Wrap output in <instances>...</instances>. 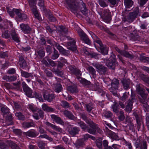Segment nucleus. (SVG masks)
Returning <instances> with one entry per match:
<instances>
[{
  "label": "nucleus",
  "instance_id": "1",
  "mask_svg": "<svg viewBox=\"0 0 149 149\" xmlns=\"http://www.w3.org/2000/svg\"><path fill=\"white\" fill-rule=\"evenodd\" d=\"M65 1L66 7L70 8L72 12L74 13L80 9V6L81 5L84 9L83 10L82 8L81 11L83 14H85L87 9L85 4L82 1H80L79 2H78L77 0H65Z\"/></svg>",
  "mask_w": 149,
  "mask_h": 149
},
{
  "label": "nucleus",
  "instance_id": "47",
  "mask_svg": "<svg viewBox=\"0 0 149 149\" xmlns=\"http://www.w3.org/2000/svg\"><path fill=\"white\" fill-rule=\"evenodd\" d=\"M25 92L26 95L28 97H31L32 93V91L31 89L28 88L26 90H24Z\"/></svg>",
  "mask_w": 149,
  "mask_h": 149
},
{
  "label": "nucleus",
  "instance_id": "31",
  "mask_svg": "<svg viewBox=\"0 0 149 149\" xmlns=\"http://www.w3.org/2000/svg\"><path fill=\"white\" fill-rule=\"evenodd\" d=\"M118 84L119 81L117 79H113L111 83V87L114 89H116L117 88Z\"/></svg>",
  "mask_w": 149,
  "mask_h": 149
},
{
  "label": "nucleus",
  "instance_id": "16",
  "mask_svg": "<svg viewBox=\"0 0 149 149\" xmlns=\"http://www.w3.org/2000/svg\"><path fill=\"white\" fill-rule=\"evenodd\" d=\"M60 111L63 113L66 117L70 119L74 120L75 119V117L72 113L67 110H65L64 111Z\"/></svg>",
  "mask_w": 149,
  "mask_h": 149
},
{
  "label": "nucleus",
  "instance_id": "20",
  "mask_svg": "<svg viewBox=\"0 0 149 149\" xmlns=\"http://www.w3.org/2000/svg\"><path fill=\"white\" fill-rule=\"evenodd\" d=\"M115 49L121 55L128 58L132 57L131 55L129 54L127 52L125 51H121L118 47H116Z\"/></svg>",
  "mask_w": 149,
  "mask_h": 149
},
{
  "label": "nucleus",
  "instance_id": "41",
  "mask_svg": "<svg viewBox=\"0 0 149 149\" xmlns=\"http://www.w3.org/2000/svg\"><path fill=\"white\" fill-rule=\"evenodd\" d=\"M81 116L82 117L83 119L85 120L86 123L88 124H93V122L90 120L87 119V117L86 116V115L84 114H82L81 115Z\"/></svg>",
  "mask_w": 149,
  "mask_h": 149
},
{
  "label": "nucleus",
  "instance_id": "53",
  "mask_svg": "<svg viewBox=\"0 0 149 149\" xmlns=\"http://www.w3.org/2000/svg\"><path fill=\"white\" fill-rule=\"evenodd\" d=\"M38 5L40 8V9L42 10H44L45 8L44 7V1L42 0H39V2H38Z\"/></svg>",
  "mask_w": 149,
  "mask_h": 149
},
{
  "label": "nucleus",
  "instance_id": "23",
  "mask_svg": "<svg viewBox=\"0 0 149 149\" xmlns=\"http://www.w3.org/2000/svg\"><path fill=\"white\" fill-rule=\"evenodd\" d=\"M56 46L57 49L64 55L68 56L69 54V52L68 51L65 50L62 47L59 45L58 44H56Z\"/></svg>",
  "mask_w": 149,
  "mask_h": 149
},
{
  "label": "nucleus",
  "instance_id": "6",
  "mask_svg": "<svg viewBox=\"0 0 149 149\" xmlns=\"http://www.w3.org/2000/svg\"><path fill=\"white\" fill-rule=\"evenodd\" d=\"M91 127L88 129L87 132L91 134H95L97 131L99 133L101 134L102 131L97 126L93 123V124H89Z\"/></svg>",
  "mask_w": 149,
  "mask_h": 149
},
{
  "label": "nucleus",
  "instance_id": "22",
  "mask_svg": "<svg viewBox=\"0 0 149 149\" xmlns=\"http://www.w3.org/2000/svg\"><path fill=\"white\" fill-rule=\"evenodd\" d=\"M26 136L30 137H34L37 135V132L34 130H30L25 133Z\"/></svg>",
  "mask_w": 149,
  "mask_h": 149
},
{
  "label": "nucleus",
  "instance_id": "64",
  "mask_svg": "<svg viewBox=\"0 0 149 149\" xmlns=\"http://www.w3.org/2000/svg\"><path fill=\"white\" fill-rule=\"evenodd\" d=\"M8 56V55L6 52H1L0 53V57L1 58H5Z\"/></svg>",
  "mask_w": 149,
  "mask_h": 149
},
{
  "label": "nucleus",
  "instance_id": "59",
  "mask_svg": "<svg viewBox=\"0 0 149 149\" xmlns=\"http://www.w3.org/2000/svg\"><path fill=\"white\" fill-rule=\"evenodd\" d=\"M38 53L39 55L41 57H43L45 56V52L42 49L39 50Z\"/></svg>",
  "mask_w": 149,
  "mask_h": 149
},
{
  "label": "nucleus",
  "instance_id": "2",
  "mask_svg": "<svg viewBox=\"0 0 149 149\" xmlns=\"http://www.w3.org/2000/svg\"><path fill=\"white\" fill-rule=\"evenodd\" d=\"M98 14L103 21L107 23H109L111 20V13L108 10H104L101 12H98Z\"/></svg>",
  "mask_w": 149,
  "mask_h": 149
},
{
  "label": "nucleus",
  "instance_id": "43",
  "mask_svg": "<svg viewBox=\"0 0 149 149\" xmlns=\"http://www.w3.org/2000/svg\"><path fill=\"white\" fill-rule=\"evenodd\" d=\"M68 90L71 93H77L78 90L77 87L75 86H70L68 87Z\"/></svg>",
  "mask_w": 149,
  "mask_h": 149
},
{
  "label": "nucleus",
  "instance_id": "11",
  "mask_svg": "<svg viewBox=\"0 0 149 149\" xmlns=\"http://www.w3.org/2000/svg\"><path fill=\"white\" fill-rule=\"evenodd\" d=\"M106 128L107 129L106 133L110 138L116 140H121L120 138L116 134L109 130L107 127H106Z\"/></svg>",
  "mask_w": 149,
  "mask_h": 149
},
{
  "label": "nucleus",
  "instance_id": "37",
  "mask_svg": "<svg viewBox=\"0 0 149 149\" xmlns=\"http://www.w3.org/2000/svg\"><path fill=\"white\" fill-rule=\"evenodd\" d=\"M27 107L33 113L36 112L38 109V108L34 106L33 104H29Z\"/></svg>",
  "mask_w": 149,
  "mask_h": 149
},
{
  "label": "nucleus",
  "instance_id": "50",
  "mask_svg": "<svg viewBox=\"0 0 149 149\" xmlns=\"http://www.w3.org/2000/svg\"><path fill=\"white\" fill-rule=\"evenodd\" d=\"M90 135L88 134H84L82 136V138L81 139V140L83 142L85 141L88 140V139L90 138Z\"/></svg>",
  "mask_w": 149,
  "mask_h": 149
},
{
  "label": "nucleus",
  "instance_id": "51",
  "mask_svg": "<svg viewBox=\"0 0 149 149\" xmlns=\"http://www.w3.org/2000/svg\"><path fill=\"white\" fill-rule=\"evenodd\" d=\"M17 10L15 9H8L7 12L10 16L13 17L14 15V13H15V10Z\"/></svg>",
  "mask_w": 149,
  "mask_h": 149
},
{
  "label": "nucleus",
  "instance_id": "57",
  "mask_svg": "<svg viewBox=\"0 0 149 149\" xmlns=\"http://www.w3.org/2000/svg\"><path fill=\"white\" fill-rule=\"evenodd\" d=\"M88 70L92 75L95 74V69L92 67H89L88 68Z\"/></svg>",
  "mask_w": 149,
  "mask_h": 149
},
{
  "label": "nucleus",
  "instance_id": "28",
  "mask_svg": "<svg viewBox=\"0 0 149 149\" xmlns=\"http://www.w3.org/2000/svg\"><path fill=\"white\" fill-rule=\"evenodd\" d=\"M44 97L45 100L49 102H50L54 98V96L53 94L48 95L45 94L44 95Z\"/></svg>",
  "mask_w": 149,
  "mask_h": 149
},
{
  "label": "nucleus",
  "instance_id": "25",
  "mask_svg": "<svg viewBox=\"0 0 149 149\" xmlns=\"http://www.w3.org/2000/svg\"><path fill=\"white\" fill-rule=\"evenodd\" d=\"M42 107L43 110L45 111L52 112L54 110L53 108L48 107L45 104H44L42 105Z\"/></svg>",
  "mask_w": 149,
  "mask_h": 149
},
{
  "label": "nucleus",
  "instance_id": "17",
  "mask_svg": "<svg viewBox=\"0 0 149 149\" xmlns=\"http://www.w3.org/2000/svg\"><path fill=\"white\" fill-rule=\"evenodd\" d=\"M79 131V129L77 127H71L69 129L68 132L73 136L78 134Z\"/></svg>",
  "mask_w": 149,
  "mask_h": 149
},
{
  "label": "nucleus",
  "instance_id": "46",
  "mask_svg": "<svg viewBox=\"0 0 149 149\" xmlns=\"http://www.w3.org/2000/svg\"><path fill=\"white\" fill-rule=\"evenodd\" d=\"M61 106L65 109L68 108L70 107L69 103L65 101L61 102Z\"/></svg>",
  "mask_w": 149,
  "mask_h": 149
},
{
  "label": "nucleus",
  "instance_id": "35",
  "mask_svg": "<svg viewBox=\"0 0 149 149\" xmlns=\"http://www.w3.org/2000/svg\"><path fill=\"white\" fill-rule=\"evenodd\" d=\"M1 110L3 113V116L7 115L9 113V109L6 107L3 106L2 107Z\"/></svg>",
  "mask_w": 149,
  "mask_h": 149
},
{
  "label": "nucleus",
  "instance_id": "34",
  "mask_svg": "<svg viewBox=\"0 0 149 149\" xmlns=\"http://www.w3.org/2000/svg\"><path fill=\"white\" fill-rule=\"evenodd\" d=\"M140 61L143 62L149 63V58L142 55H141L140 57Z\"/></svg>",
  "mask_w": 149,
  "mask_h": 149
},
{
  "label": "nucleus",
  "instance_id": "62",
  "mask_svg": "<svg viewBox=\"0 0 149 149\" xmlns=\"http://www.w3.org/2000/svg\"><path fill=\"white\" fill-rule=\"evenodd\" d=\"M120 115L118 116L119 119L121 120H123L125 118V117L123 114V111H120Z\"/></svg>",
  "mask_w": 149,
  "mask_h": 149
},
{
  "label": "nucleus",
  "instance_id": "48",
  "mask_svg": "<svg viewBox=\"0 0 149 149\" xmlns=\"http://www.w3.org/2000/svg\"><path fill=\"white\" fill-rule=\"evenodd\" d=\"M112 108L113 111L115 113H117L118 109V105L117 103L115 102L112 106Z\"/></svg>",
  "mask_w": 149,
  "mask_h": 149
},
{
  "label": "nucleus",
  "instance_id": "63",
  "mask_svg": "<svg viewBox=\"0 0 149 149\" xmlns=\"http://www.w3.org/2000/svg\"><path fill=\"white\" fill-rule=\"evenodd\" d=\"M45 72L48 77H52V72L50 71L49 70H48L45 69Z\"/></svg>",
  "mask_w": 149,
  "mask_h": 149
},
{
  "label": "nucleus",
  "instance_id": "7",
  "mask_svg": "<svg viewBox=\"0 0 149 149\" xmlns=\"http://www.w3.org/2000/svg\"><path fill=\"white\" fill-rule=\"evenodd\" d=\"M78 33L81 38V39L84 41L88 45H90L91 43V42L87 36L81 29H79L77 31Z\"/></svg>",
  "mask_w": 149,
  "mask_h": 149
},
{
  "label": "nucleus",
  "instance_id": "52",
  "mask_svg": "<svg viewBox=\"0 0 149 149\" xmlns=\"http://www.w3.org/2000/svg\"><path fill=\"white\" fill-rule=\"evenodd\" d=\"M10 145L12 149H20L17 144L13 142H10Z\"/></svg>",
  "mask_w": 149,
  "mask_h": 149
},
{
  "label": "nucleus",
  "instance_id": "58",
  "mask_svg": "<svg viewBox=\"0 0 149 149\" xmlns=\"http://www.w3.org/2000/svg\"><path fill=\"white\" fill-rule=\"evenodd\" d=\"M38 146L41 149L43 147H45L46 146V145L44 143L43 141H40L38 143Z\"/></svg>",
  "mask_w": 149,
  "mask_h": 149
},
{
  "label": "nucleus",
  "instance_id": "3",
  "mask_svg": "<svg viewBox=\"0 0 149 149\" xmlns=\"http://www.w3.org/2000/svg\"><path fill=\"white\" fill-rule=\"evenodd\" d=\"M106 65L107 66L110 68L114 69L115 66L118 65L116 56L113 54H112L109 59L107 61Z\"/></svg>",
  "mask_w": 149,
  "mask_h": 149
},
{
  "label": "nucleus",
  "instance_id": "61",
  "mask_svg": "<svg viewBox=\"0 0 149 149\" xmlns=\"http://www.w3.org/2000/svg\"><path fill=\"white\" fill-rule=\"evenodd\" d=\"M140 149H147L146 142V141H143L142 145L141 144Z\"/></svg>",
  "mask_w": 149,
  "mask_h": 149
},
{
  "label": "nucleus",
  "instance_id": "5",
  "mask_svg": "<svg viewBox=\"0 0 149 149\" xmlns=\"http://www.w3.org/2000/svg\"><path fill=\"white\" fill-rule=\"evenodd\" d=\"M139 13L138 8H136V11L131 13L129 14L128 16L125 17V21L130 22H132L137 16Z\"/></svg>",
  "mask_w": 149,
  "mask_h": 149
},
{
  "label": "nucleus",
  "instance_id": "21",
  "mask_svg": "<svg viewBox=\"0 0 149 149\" xmlns=\"http://www.w3.org/2000/svg\"><path fill=\"white\" fill-rule=\"evenodd\" d=\"M76 42L75 40H73L71 42H69L67 43V45L68 47V48L73 51L76 50V48L75 47V44Z\"/></svg>",
  "mask_w": 149,
  "mask_h": 149
},
{
  "label": "nucleus",
  "instance_id": "44",
  "mask_svg": "<svg viewBox=\"0 0 149 149\" xmlns=\"http://www.w3.org/2000/svg\"><path fill=\"white\" fill-rule=\"evenodd\" d=\"M15 115L19 120H24V116L20 112L16 113Z\"/></svg>",
  "mask_w": 149,
  "mask_h": 149
},
{
  "label": "nucleus",
  "instance_id": "30",
  "mask_svg": "<svg viewBox=\"0 0 149 149\" xmlns=\"http://www.w3.org/2000/svg\"><path fill=\"white\" fill-rule=\"evenodd\" d=\"M21 73L22 76L25 78L31 77V78H33V75L31 73H28L24 71L21 70Z\"/></svg>",
  "mask_w": 149,
  "mask_h": 149
},
{
  "label": "nucleus",
  "instance_id": "8",
  "mask_svg": "<svg viewBox=\"0 0 149 149\" xmlns=\"http://www.w3.org/2000/svg\"><path fill=\"white\" fill-rule=\"evenodd\" d=\"M76 76L77 79L79 80L80 82L85 85L89 84L90 82L87 81L84 79H83L81 77V74L80 73V71L79 70L75 69L74 71L73 72Z\"/></svg>",
  "mask_w": 149,
  "mask_h": 149
},
{
  "label": "nucleus",
  "instance_id": "40",
  "mask_svg": "<svg viewBox=\"0 0 149 149\" xmlns=\"http://www.w3.org/2000/svg\"><path fill=\"white\" fill-rule=\"evenodd\" d=\"M77 123L79 126L83 130L86 129L88 127L85 123L83 122L79 121L77 122Z\"/></svg>",
  "mask_w": 149,
  "mask_h": 149
},
{
  "label": "nucleus",
  "instance_id": "38",
  "mask_svg": "<svg viewBox=\"0 0 149 149\" xmlns=\"http://www.w3.org/2000/svg\"><path fill=\"white\" fill-rule=\"evenodd\" d=\"M82 141L81 139L77 141L75 144L76 147L78 148L80 147H82L84 145V143Z\"/></svg>",
  "mask_w": 149,
  "mask_h": 149
},
{
  "label": "nucleus",
  "instance_id": "4",
  "mask_svg": "<svg viewBox=\"0 0 149 149\" xmlns=\"http://www.w3.org/2000/svg\"><path fill=\"white\" fill-rule=\"evenodd\" d=\"M95 42L98 45V46L99 47L100 52L104 55L107 54L108 52V48L105 45H104L101 41L97 37L95 40Z\"/></svg>",
  "mask_w": 149,
  "mask_h": 149
},
{
  "label": "nucleus",
  "instance_id": "19",
  "mask_svg": "<svg viewBox=\"0 0 149 149\" xmlns=\"http://www.w3.org/2000/svg\"><path fill=\"white\" fill-rule=\"evenodd\" d=\"M115 49L121 55L128 58L132 57L131 55L129 54L127 52L125 51H121L118 47H116Z\"/></svg>",
  "mask_w": 149,
  "mask_h": 149
},
{
  "label": "nucleus",
  "instance_id": "55",
  "mask_svg": "<svg viewBox=\"0 0 149 149\" xmlns=\"http://www.w3.org/2000/svg\"><path fill=\"white\" fill-rule=\"evenodd\" d=\"M97 146L99 148H101L102 147V141L100 140H97L96 142Z\"/></svg>",
  "mask_w": 149,
  "mask_h": 149
},
{
  "label": "nucleus",
  "instance_id": "33",
  "mask_svg": "<svg viewBox=\"0 0 149 149\" xmlns=\"http://www.w3.org/2000/svg\"><path fill=\"white\" fill-rule=\"evenodd\" d=\"M135 116L136 121L137 129L139 131L141 125V119L140 117H139L137 114H135Z\"/></svg>",
  "mask_w": 149,
  "mask_h": 149
},
{
  "label": "nucleus",
  "instance_id": "12",
  "mask_svg": "<svg viewBox=\"0 0 149 149\" xmlns=\"http://www.w3.org/2000/svg\"><path fill=\"white\" fill-rule=\"evenodd\" d=\"M93 66L97 69L98 72L101 74L104 73L106 70V68L99 63L93 64Z\"/></svg>",
  "mask_w": 149,
  "mask_h": 149
},
{
  "label": "nucleus",
  "instance_id": "36",
  "mask_svg": "<svg viewBox=\"0 0 149 149\" xmlns=\"http://www.w3.org/2000/svg\"><path fill=\"white\" fill-rule=\"evenodd\" d=\"M2 36L5 38H8L10 37V34L7 30H5L3 31Z\"/></svg>",
  "mask_w": 149,
  "mask_h": 149
},
{
  "label": "nucleus",
  "instance_id": "26",
  "mask_svg": "<svg viewBox=\"0 0 149 149\" xmlns=\"http://www.w3.org/2000/svg\"><path fill=\"white\" fill-rule=\"evenodd\" d=\"M124 3L127 8H130L133 4V2L132 0H125Z\"/></svg>",
  "mask_w": 149,
  "mask_h": 149
},
{
  "label": "nucleus",
  "instance_id": "10",
  "mask_svg": "<svg viewBox=\"0 0 149 149\" xmlns=\"http://www.w3.org/2000/svg\"><path fill=\"white\" fill-rule=\"evenodd\" d=\"M136 91L142 97L143 100L147 98V95L144 93V91L143 88V86L141 84H137L136 85Z\"/></svg>",
  "mask_w": 149,
  "mask_h": 149
},
{
  "label": "nucleus",
  "instance_id": "49",
  "mask_svg": "<svg viewBox=\"0 0 149 149\" xmlns=\"http://www.w3.org/2000/svg\"><path fill=\"white\" fill-rule=\"evenodd\" d=\"M19 65L20 67L24 68L26 65V64L25 61L23 58L19 59Z\"/></svg>",
  "mask_w": 149,
  "mask_h": 149
},
{
  "label": "nucleus",
  "instance_id": "15",
  "mask_svg": "<svg viewBox=\"0 0 149 149\" xmlns=\"http://www.w3.org/2000/svg\"><path fill=\"white\" fill-rule=\"evenodd\" d=\"M51 117L52 120L58 124L62 125H64V123L60 118L55 115H51Z\"/></svg>",
  "mask_w": 149,
  "mask_h": 149
},
{
  "label": "nucleus",
  "instance_id": "27",
  "mask_svg": "<svg viewBox=\"0 0 149 149\" xmlns=\"http://www.w3.org/2000/svg\"><path fill=\"white\" fill-rule=\"evenodd\" d=\"M85 54L87 55H88L90 57L94 58L95 59L98 58L97 54L94 53H89L86 50H84Z\"/></svg>",
  "mask_w": 149,
  "mask_h": 149
},
{
  "label": "nucleus",
  "instance_id": "29",
  "mask_svg": "<svg viewBox=\"0 0 149 149\" xmlns=\"http://www.w3.org/2000/svg\"><path fill=\"white\" fill-rule=\"evenodd\" d=\"M133 102L132 99V100L129 101L127 105L126 106L125 109V110L129 112L130 111L132 110Z\"/></svg>",
  "mask_w": 149,
  "mask_h": 149
},
{
  "label": "nucleus",
  "instance_id": "60",
  "mask_svg": "<svg viewBox=\"0 0 149 149\" xmlns=\"http://www.w3.org/2000/svg\"><path fill=\"white\" fill-rule=\"evenodd\" d=\"M99 4L101 6L105 7L107 6V4L102 0H99Z\"/></svg>",
  "mask_w": 149,
  "mask_h": 149
},
{
  "label": "nucleus",
  "instance_id": "45",
  "mask_svg": "<svg viewBox=\"0 0 149 149\" xmlns=\"http://www.w3.org/2000/svg\"><path fill=\"white\" fill-rule=\"evenodd\" d=\"M40 138H45L48 140H49L50 141H52L53 140V139L52 138H51L48 135L46 134H44L40 135L39 137Z\"/></svg>",
  "mask_w": 149,
  "mask_h": 149
},
{
  "label": "nucleus",
  "instance_id": "9",
  "mask_svg": "<svg viewBox=\"0 0 149 149\" xmlns=\"http://www.w3.org/2000/svg\"><path fill=\"white\" fill-rule=\"evenodd\" d=\"M15 13L17 19L19 21H25L27 18V15L24 13H22L20 10H16Z\"/></svg>",
  "mask_w": 149,
  "mask_h": 149
},
{
  "label": "nucleus",
  "instance_id": "32",
  "mask_svg": "<svg viewBox=\"0 0 149 149\" xmlns=\"http://www.w3.org/2000/svg\"><path fill=\"white\" fill-rule=\"evenodd\" d=\"M23 127L25 128H29L30 127H34L35 126V123L33 122L24 123L23 124Z\"/></svg>",
  "mask_w": 149,
  "mask_h": 149
},
{
  "label": "nucleus",
  "instance_id": "14",
  "mask_svg": "<svg viewBox=\"0 0 149 149\" xmlns=\"http://www.w3.org/2000/svg\"><path fill=\"white\" fill-rule=\"evenodd\" d=\"M21 29L25 33H29L31 31V28L27 24H22L20 25Z\"/></svg>",
  "mask_w": 149,
  "mask_h": 149
},
{
  "label": "nucleus",
  "instance_id": "54",
  "mask_svg": "<svg viewBox=\"0 0 149 149\" xmlns=\"http://www.w3.org/2000/svg\"><path fill=\"white\" fill-rule=\"evenodd\" d=\"M87 110L88 111H90L93 108V105L92 104H89L86 105Z\"/></svg>",
  "mask_w": 149,
  "mask_h": 149
},
{
  "label": "nucleus",
  "instance_id": "42",
  "mask_svg": "<svg viewBox=\"0 0 149 149\" xmlns=\"http://www.w3.org/2000/svg\"><path fill=\"white\" fill-rule=\"evenodd\" d=\"M103 117L108 118L111 117L112 115V114L109 111H105L103 113Z\"/></svg>",
  "mask_w": 149,
  "mask_h": 149
},
{
  "label": "nucleus",
  "instance_id": "39",
  "mask_svg": "<svg viewBox=\"0 0 149 149\" xmlns=\"http://www.w3.org/2000/svg\"><path fill=\"white\" fill-rule=\"evenodd\" d=\"M62 89V86L60 84H58L56 85L55 87V91L56 92L58 93L61 91Z\"/></svg>",
  "mask_w": 149,
  "mask_h": 149
},
{
  "label": "nucleus",
  "instance_id": "18",
  "mask_svg": "<svg viewBox=\"0 0 149 149\" xmlns=\"http://www.w3.org/2000/svg\"><path fill=\"white\" fill-rule=\"evenodd\" d=\"M10 34L13 40L17 42H20V38L18 35L15 32V30H13L11 31Z\"/></svg>",
  "mask_w": 149,
  "mask_h": 149
},
{
  "label": "nucleus",
  "instance_id": "13",
  "mask_svg": "<svg viewBox=\"0 0 149 149\" xmlns=\"http://www.w3.org/2000/svg\"><path fill=\"white\" fill-rule=\"evenodd\" d=\"M36 4H33L32 5H30L31 10L35 17L37 18L38 20H40L41 19V18L38 14V11L37 10L36 7Z\"/></svg>",
  "mask_w": 149,
  "mask_h": 149
},
{
  "label": "nucleus",
  "instance_id": "24",
  "mask_svg": "<svg viewBox=\"0 0 149 149\" xmlns=\"http://www.w3.org/2000/svg\"><path fill=\"white\" fill-rule=\"evenodd\" d=\"M3 79L8 81H11L15 80L17 77L15 76H5L3 77Z\"/></svg>",
  "mask_w": 149,
  "mask_h": 149
},
{
  "label": "nucleus",
  "instance_id": "56",
  "mask_svg": "<svg viewBox=\"0 0 149 149\" xmlns=\"http://www.w3.org/2000/svg\"><path fill=\"white\" fill-rule=\"evenodd\" d=\"M146 98L145 99V100H144V101L143 100H141V102L143 103H144V104L143 105V107H144V108L146 109V110L147 111H149V106H148L147 104H145V102L146 103Z\"/></svg>",
  "mask_w": 149,
  "mask_h": 149
}]
</instances>
